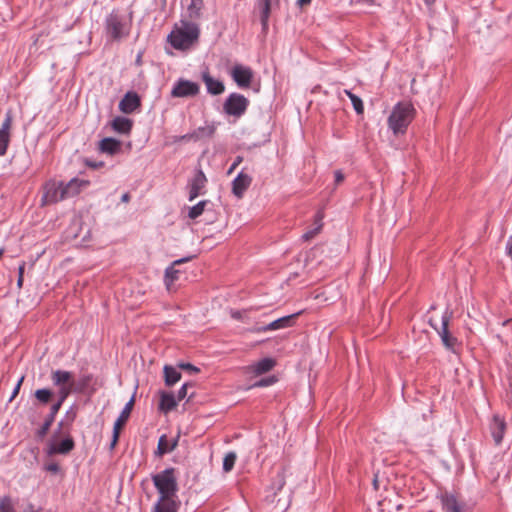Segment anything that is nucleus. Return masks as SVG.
Returning a JSON list of instances; mask_svg holds the SVG:
<instances>
[{
    "label": "nucleus",
    "mask_w": 512,
    "mask_h": 512,
    "mask_svg": "<svg viewBox=\"0 0 512 512\" xmlns=\"http://www.w3.org/2000/svg\"><path fill=\"white\" fill-rule=\"evenodd\" d=\"M87 181L78 180L77 178L71 179L68 183L64 184L62 181L54 179L48 180L43 185V194L41 197V206L55 204L66 198L73 197L80 192L82 185H87Z\"/></svg>",
    "instance_id": "nucleus-1"
},
{
    "label": "nucleus",
    "mask_w": 512,
    "mask_h": 512,
    "mask_svg": "<svg viewBox=\"0 0 512 512\" xmlns=\"http://www.w3.org/2000/svg\"><path fill=\"white\" fill-rule=\"evenodd\" d=\"M415 108L410 102H399L388 117V126L394 135L404 134L415 117Z\"/></svg>",
    "instance_id": "nucleus-2"
},
{
    "label": "nucleus",
    "mask_w": 512,
    "mask_h": 512,
    "mask_svg": "<svg viewBox=\"0 0 512 512\" xmlns=\"http://www.w3.org/2000/svg\"><path fill=\"white\" fill-rule=\"evenodd\" d=\"M182 28L168 35V42L177 50H187L197 42L200 29L194 22L182 20Z\"/></svg>",
    "instance_id": "nucleus-3"
},
{
    "label": "nucleus",
    "mask_w": 512,
    "mask_h": 512,
    "mask_svg": "<svg viewBox=\"0 0 512 512\" xmlns=\"http://www.w3.org/2000/svg\"><path fill=\"white\" fill-rule=\"evenodd\" d=\"M159 496H178L176 469L169 467L151 476Z\"/></svg>",
    "instance_id": "nucleus-4"
},
{
    "label": "nucleus",
    "mask_w": 512,
    "mask_h": 512,
    "mask_svg": "<svg viewBox=\"0 0 512 512\" xmlns=\"http://www.w3.org/2000/svg\"><path fill=\"white\" fill-rule=\"evenodd\" d=\"M105 30L107 35L115 41L127 36L129 31L127 23L123 17L115 11H112L105 20Z\"/></svg>",
    "instance_id": "nucleus-5"
},
{
    "label": "nucleus",
    "mask_w": 512,
    "mask_h": 512,
    "mask_svg": "<svg viewBox=\"0 0 512 512\" xmlns=\"http://www.w3.org/2000/svg\"><path fill=\"white\" fill-rule=\"evenodd\" d=\"M63 421L58 423V429L53 434L52 439L49 441L47 445V454L52 456L56 454L67 455L69 454L75 447V442L70 435H67L63 440L56 441L57 433L62 431L63 429Z\"/></svg>",
    "instance_id": "nucleus-6"
},
{
    "label": "nucleus",
    "mask_w": 512,
    "mask_h": 512,
    "mask_svg": "<svg viewBox=\"0 0 512 512\" xmlns=\"http://www.w3.org/2000/svg\"><path fill=\"white\" fill-rule=\"evenodd\" d=\"M249 106V100L242 94L231 93L223 104V111L234 117H241Z\"/></svg>",
    "instance_id": "nucleus-7"
},
{
    "label": "nucleus",
    "mask_w": 512,
    "mask_h": 512,
    "mask_svg": "<svg viewBox=\"0 0 512 512\" xmlns=\"http://www.w3.org/2000/svg\"><path fill=\"white\" fill-rule=\"evenodd\" d=\"M452 317V312L446 311L441 319V327L438 328L436 325L432 323V320H429V324L437 331L439 334L443 345L451 351H455V347L458 344V340L454 337L448 330L449 321Z\"/></svg>",
    "instance_id": "nucleus-8"
},
{
    "label": "nucleus",
    "mask_w": 512,
    "mask_h": 512,
    "mask_svg": "<svg viewBox=\"0 0 512 512\" xmlns=\"http://www.w3.org/2000/svg\"><path fill=\"white\" fill-rule=\"evenodd\" d=\"M199 92L200 86L197 82L179 78L174 83L170 94L173 98H190L197 96Z\"/></svg>",
    "instance_id": "nucleus-9"
},
{
    "label": "nucleus",
    "mask_w": 512,
    "mask_h": 512,
    "mask_svg": "<svg viewBox=\"0 0 512 512\" xmlns=\"http://www.w3.org/2000/svg\"><path fill=\"white\" fill-rule=\"evenodd\" d=\"M193 258H194V256H187V257H183V258L177 259V260L173 261L172 264L169 267L166 268L165 276H164V282H165V286H166L168 291H172L173 290L174 283L177 280H179L180 274L182 273L181 270L176 269L175 267L180 265V264L189 262Z\"/></svg>",
    "instance_id": "nucleus-10"
},
{
    "label": "nucleus",
    "mask_w": 512,
    "mask_h": 512,
    "mask_svg": "<svg viewBox=\"0 0 512 512\" xmlns=\"http://www.w3.org/2000/svg\"><path fill=\"white\" fill-rule=\"evenodd\" d=\"M119 110L124 114H132L141 107V98L135 91H128L119 102Z\"/></svg>",
    "instance_id": "nucleus-11"
},
{
    "label": "nucleus",
    "mask_w": 512,
    "mask_h": 512,
    "mask_svg": "<svg viewBox=\"0 0 512 512\" xmlns=\"http://www.w3.org/2000/svg\"><path fill=\"white\" fill-rule=\"evenodd\" d=\"M13 115L11 111L5 114L4 121L0 127V156L6 154L9 143H10V130L12 127Z\"/></svg>",
    "instance_id": "nucleus-12"
},
{
    "label": "nucleus",
    "mask_w": 512,
    "mask_h": 512,
    "mask_svg": "<svg viewBox=\"0 0 512 512\" xmlns=\"http://www.w3.org/2000/svg\"><path fill=\"white\" fill-rule=\"evenodd\" d=\"M207 178L201 169L195 171L193 178L188 183L189 188V201H193L199 195L202 194V190L205 188Z\"/></svg>",
    "instance_id": "nucleus-13"
},
{
    "label": "nucleus",
    "mask_w": 512,
    "mask_h": 512,
    "mask_svg": "<svg viewBox=\"0 0 512 512\" xmlns=\"http://www.w3.org/2000/svg\"><path fill=\"white\" fill-rule=\"evenodd\" d=\"M180 505L178 496H159L152 512H178Z\"/></svg>",
    "instance_id": "nucleus-14"
},
{
    "label": "nucleus",
    "mask_w": 512,
    "mask_h": 512,
    "mask_svg": "<svg viewBox=\"0 0 512 512\" xmlns=\"http://www.w3.org/2000/svg\"><path fill=\"white\" fill-rule=\"evenodd\" d=\"M231 76L239 87H249L253 78V71L249 67L237 64L233 67Z\"/></svg>",
    "instance_id": "nucleus-15"
},
{
    "label": "nucleus",
    "mask_w": 512,
    "mask_h": 512,
    "mask_svg": "<svg viewBox=\"0 0 512 512\" xmlns=\"http://www.w3.org/2000/svg\"><path fill=\"white\" fill-rule=\"evenodd\" d=\"M439 498L442 512H465V504L459 501L455 495L444 492Z\"/></svg>",
    "instance_id": "nucleus-16"
},
{
    "label": "nucleus",
    "mask_w": 512,
    "mask_h": 512,
    "mask_svg": "<svg viewBox=\"0 0 512 512\" xmlns=\"http://www.w3.org/2000/svg\"><path fill=\"white\" fill-rule=\"evenodd\" d=\"M301 314H302V311H299L297 313L281 317L279 319L272 321L271 323H269L265 326L256 328L255 331L256 332H265V331H269V330H278V329L291 327L294 323V320Z\"/></svg>",
    "instance_id": "nucleus-17"
},
{
    "label": "nucleus",
    "mask_w": 512,
    "mask_h": 512,
    "mask_svg": "<svg viewBox=\"0 0 512 512\" xmlns=\"http://www.w3.org/2000/svg\"><path fill=\"white\" fill-rule=\"evenodd\" d=\"M251 183V176L241 171L232 182V193L237 198H242Z\"/></svg>",
    "instance_id": "nucleus-18"
},
{
    "label": "nucleus",
    "mask_w": 512,
    "mask_h": 512,
    "mask_svg": "<svg viewBox=\"0 0 512 512\" xmlns=\"http://www.w3.org/2000/svg\"><path fill=\"white\" fill-rule=\"evenodd\" d=\"M489 429L495 444L499 445L502 442L506 430L504 419L498 415H494L490 422Z\"/></svg>",
    "instance_id": "nucleus-19"
},
{
    "label": "nucleus",
    "mask_w": 512,
    "mask_h": 512,
    "mask_svg": "<svg viewBox=\"0 0 512 512\" xmlns=\"http://www.w3.org/2000/svg\"><path fill=\"white\" fill-rule=\"evenodd\" d=\"M51 381L52 383L61 388L65 386L74 387L75 381L73 380V375L69 371L65 370H52L51 372Z\"/></svg>",
    "instance_id": "nucleus-20"
},
{
    "label": "nucleus",
    "mask_w": 512,
    "mask_h": 512,
    "mask_svg": "<svg viewBox=\"0 0 512 512\" xmlns=\"http://www.w3.org/2000/svg\"><path fill=\"white\" fill-rule=\"evenodd\" d=\"M202 80L206 85L207 92L211 95H220L224 92V83L220 80L214 79L208 70L202 72Z\"/></svg>",
    "instance_id": "nucleus-21"
},
{
    "label": "nucleus",
    "mask_w": 512,
    "mask_h": 512,
    "mask_svg": "<svg viewBox=\"0 0 512 512\" xmlns=\"http://www.w3.org/2000/svg\"><path fill=\"white\" fill-rule=\"evenodd\" d=\"M99 149L103 153L115 155L121 150V141L111 137L104 138L99 142Z\"/></svg>",
    "instance_id": "nucleus-22"
},
{
    "label": "nucleus",
    "mask_w": 512,
    "mask_h": 512,
    "mask_svg": "<svg viewBox=\"0 0 512 512\" xmlns=\"http://www.w3.org/2000/svg\"><path fill=\"white\" fill-rule=\"evenodd\" d=\"M111 126L120 134H129L133 127V121L127 117L117 116L112 120Z\"/></svg>",
    "instance_id": "nucleus-23"
},
{
    "label": "nucleus",
    "mask_w": 512,
    "mask_h": 512,
    "mask_svg": "<svg viewBox=\"0 0 512 512\" xmlns=\"http://www.w3.org/2000/svg\"><path fill=\"white\" fill-rule=\"evenodd\" d=\"M177 406V400L175 395L172 392H161L160 397V403H159V409L164 412L168 413L172 410H174Z\"/></svg>",
    "instance_id": "nucleus-24"
},
{
    "label": "nucleus",
    "mask_w": 512,
    "mask_h": 512,
    "mask_svg": "<svg viewBox=\"0 0 512 512\" xmlns=\"http://www.w3.org/2000/svg\"><path fill=\"white\" fill-rule=\"evenodd\" d=\"M134 402V396H132L131 399L124 406L118 418L116 419L113 427L114 430L120 431L121 428L125 425L133 409Z\"/></svg>",
    "instance_id": "nucleus-25"
},
{
    "label": "nucleus",
    "mask_w": 512,
    "mask_h": 512,
    "mask_svg": "<svg viewBox=\"0 0 512 512\" xmlns=\"http://www.w3.org/2000/svg\"><path fill=\"white\" fill-rule=\"evenodd\" d=\"M285 472L286 468L282 467L276 474V476L273 478L272 483L270 485V490L273 491V498L271 499V502L275 501V497L277 496L278 492L282 490V488L285 486Z\"/></svg>",
    "instance_id": "nucleus-26"
},
{
    "label": "nucleus",
    "mask_w": 512,
    "mask_h": 512,
    "mask_svg": "<svg viewBox=\"0 0 512 512\" xmlns=\"http://www.w3.org/2000/svg\"><path fill=\"white\" fill-rule=\"evenodd\" d=\"M216 126L214 124H209L206 126L198 127L194 131H192L193 141L197 142L203 139L212 138L215 134Z\"/></svg>",
    "instance_id": "nucleus-27"
},
{
    "label": "nucleus",
    "mask_w": 512,
    "mask_h": 512,
    "mask_svg": "<svg viewBox=\"0 0 512 512\" xmlns=\"http://www.w3.org/2000/svg\"><path fill=\"white\" fill-rule=\"evenodd\" d=\"M204 7L203 0H191L187 7V18L192 22L201 18L202 9Z\"/></svg>",
    "instance_id": "nucleus-28"
},
{
    "label": "nucleus",
    "mask_w": 512,
    "mask_h": 512,
    "mask_svg": "<svg viewBox=\"0 0 512 512\" xmlns=\"http://www.w3.org/2000/svg\"><path fill=\"white\" fill-rule=\"evenodd\" d=\"M164 381L167 386H173L181 379V373L176 368L170 365H165L164 369Z\"/></svg>",
    "instance_id": "nucleus-29"
},
{
    "label": "nucleus",
    "mask_w": 512,
    "mask_h": 512,
    "mask_svg": "<svg viewBox=\"0 0 512 512\" xmlns=\"http://www.w3.org/2000/svg\"><path fill=\"white\" fill-rule=\"evenodd\" d=\"M259 8L261 12V24L263 31L268 28V19L271 11V1L270 0H259Z\"/></svg>",
    "instance_id": "nucleus-30"
},
{
    "label": "nucleus",
    "mask_w": 512,
    "mask_h": 512,
    "mask_svg": "<svg viewBox=\"0 0 512 512\" xmlns=\"http://www.w3.org/2000/svg\"><path fill=\"white\" fill-rule=\"evenodd\" d=\"M275 364H276V362L274 359L263 358L255 364L254 373L256 375H261V374L267 373L274 368Z\"/></svg>",
    "instance_id": "nucleus-31"
},
{
    "label": "nucleus",
    "mask_w": 512,
    "mask_h": 512,
    "mask_svg": "<svg viewBox=\"0 0 512 512\" xmlns=\"http://www.w3.org/2000/svg\"><path fill=\"white\" fill-rule=\"evenodd\" d=\"M322 219H323V215L321 212H318L316 215H315V223H316V227L313 228V229H310L308 231H306L303 235H302V239L303 241H309L311 239H313L321 230L322 228Z\"/></svg>",
    "instance_id": "nucleus-32"
},
{
    "label": "nucleus",
    "mask_w": 512,
    "mask_h": 512,
    "mask_svg": "<svg viewBox=\"0 0 512 512\" xmlns=\"http://www.w3.org/2000/svg\"><path fill=\"white\" fill-rule=\"evenodd\" d=\"M93 380V376L91 374L83 375L79 378L77 382L74 384L75 392H85L86 389L90 386Z\"/></svg>",
    "instance_id": "nucleus-33"
},
{
    "label": "nucleus",
    "mask_w": 512,
    "mask_h": 512,
    "mask_svg": "<svg viewBox=\"0 0 512 512\" xmlns=\"http://www.w3.org/2000/svg\"><path fill=\"white\" fill-rule=\"evenodd\" d=\"M169 440L165 434L161 435L158 440L157 449L155 451V455L158 457H162L163 455L170 453L169 449Z\"/></svg>",
    "instance_id": "nucleus-34"
},
{
    "label": "nucleus",
    "mask_w": 512,
    "mask_h": 512,
    "mask_svg": "<svg viewBox=\"0 0 512 512\" xmlns=\"http://www.w3.org/2000/svg\"><path fill=\"white\" fill-rule=\"evenodd\" d=\"M35 398L41 403V404H47L51 401L53 397L52 390L48 388H42L35 391Z\"/></svg>",
    "instance_id": "nucleus-35"
},
{
    "label": "nucleus",
    "mask_w": 512,
    "mask_h": 512,
    "mask_svg": "<svg viewBox=\"0 0 512 512\" xmlns=\"http://www.w3.org/2000/svg\"><path fill=\"white\" fill-rule=\"evenodd\" d=\"M207 204H208L207 200L198 202L196 205H194L193 207L190 208V210L188 212V217L190 219H196L197 217H199L204 212L205 206Z\"/></svg>",
    "instance_id": "nucleus-36"
},
{
    "label": "nucleus",
    "mask_w": 512,
    "mask_h": 512,
    "mask_svg": "<svg viewBox=\"0 0 512 512\" xmlns=\"http://www.w3.org/2000/svg\"><path fill=\"white\" fill-rule=\"evenodd\" d=\"M236 459L237 455L235 452L227 453L223 459V470L225 472H230L235 465Z\"/></svg>",
    "instance_id": "nucleus-37"
},
{
    "label": "nucleus",
    "mask_w": 512,
    "mask_h": 512,
    "mask_svg": "<svg viewBox=\"0 0 512 512\" xmlns=\"http://www.w3.org/2000/svg\"><path fill=\"white\" fill-rule=\"evenodd\" d=\"M74 391V387L71 386H65L59 388L57 392V401L55 403H60V406H62L63 402L67 399V397Z\"/></svg>",
    "instance_id": "nucleus-38"
},
{
    "label": "nucleus",
    "mask_w": 512,
    "mask_h": 512,
    "mask_svg": "<svg viewBox=\"0 0 512 512\" xmlns=\"http://www.w3.org/2000/svg\"><path fill=\"white\" fill-rule=\"evenodd\" d=\"M0 512H15L10 497L4 496L0 499Z\"/></svg>",
    "instance_id": "nucleus-39"
},
{
    "label": "nucleus",
    "mask_w": 512,
    "mask_h": 512,
    "mask_svg": "<svg viewBox=\"0 0 512 512\" xmlns=\"http://www.w3.org/2000/svg\"><path fill=\"white\" fill-rule=\"evenodd\" d=\"M351 102L357 114H362L364 112V105L360 97L357 95L354 97L351 96Z\"/></svg>",
    "instance_id": "nucleus-40"
},
{
    "label": "nucleus",
    "mask_w": 512,
    "mask_h": 512,
    "mask_svg": "<svg viewBox=\"0 0 512 512\" xmlns=\"http://www.w3.org/2000/svg\"><path fill=\"white\" fill-rule=\"evenodd\" d=\"M53 423L49 422L48 420H44V423L42 424V426L37 430L36 432V436L40 439L44 438L46 436V434L48 433L50 427L52 426Z\"/></svg>",
    "instance_id": "nucleus-41"
},
{
    "label": "nucleus",
    "mask_w": 512,
    "mask_h": 512,
    "mask_svg": "<svg viewBox=\"0 0 512 512\" xmlns=\"http://www.w3.org/2000/svg\"><path fill=\"white\" fill-rule=\"evenodd\" d=\"M60 408H61L60 403H54L50 408V413L46 416L45 419L48 420L49 422L53 423L55 420V416L59 412Z\"/></svg>",
    "instance_id": "nucleus-42"
},
{
    "label": "nucleus",
    "mask_w": 512,
    "mask_h": 512,
    "mask_svg": "<svg viewBox=\"0 0 512 512\" xmlns=\"http://www.w3.org/2000/svg\"><path fill=\"white\" fill-rule=\"evenodd\" d=\"M25 266H26V263L23 261L18 267V279H17L18 288H22V286H23Z\"/></svg>",
    "instance_id": "nucleus-43"
},
{
    "label": "nucleus",
    "mask_w": 512,
    "mask_h": 512,
    "mask_svg": "<svg viewBox=\"0 0 512 512\" xmlns=\"http://www.w3.org/2000/svg\"><path fill=\"white\" fill-rule=\"evenodd\" d=\"M192 386V383H185L181 386V388L178 390L176 400L181 401L187 396V390L188 387Z\"/></svg>",
    "instance_id": "nucleus-44"
},
{
    "label": "nucleus",
    "mask_w": 512,
    "mask_h": 512,
    "mask_svg": "<svg viewBox=\"0 0 512 512\" xmlns=\"http://www.w3.org/2000/svg\"><path fill=\"white\" fill-rule=\"evenodd\" d=\"M179 368L183 369V370H186L188 371L189 373H198L200 372V369L196 366H194L193 364L191 363H179Z\"/></svg>",
    "instance_id": "nucleus-45"
},
{
    "label": "nucleus",
    "mask_w": 512,
    "mask_h": 512,
    "mask_svg": "<svg viewBox=\"0 0 512 512\" xmlns=\"http://www.w3.org/2000/svg\"><path fill=\"white\" fill-rule=\"evenodd\" d=\"M23 381H24V376H21L12 392V395H11L9 401H12L18 395Z\"/></svg>",
    "instance_id": "nucleus-46"
},
{
    "label": "nucleus",
    "mask_w": 512,
    "mask_h": 512,
    "mask_svg": "<svg viewBox=\"0 0 512 512\" xmlns=\"http://www.w3.org/2000/svg\"><path fill=\"white\" fill-rule=\"evenodd\" d=\"M275 382V378L274 377H269V378H266V379H261L259 380L255 386H258V387H265V386H268L272 383Z\"/></svg>",
    "instance_id": "nucleus-47"
},
{
    "label": "nucleus",
    "mask_w": 512,
    "mask_h": 512,
    "mask_svg": "<svg viewBox=\"0 0 512 512\" xmlns=\"http://www.w3.org/2000/svg\"><path fill=\"white\" fill-rule=\"evenodd\" d=\"M23 512H49L41 507L36 508L34 504L28 503Z\"/></svg>",
    "instance_id": "nucleus-48"
},
{
    "label": "nucleus",
    "mask_w": 512,
    "mask_h": 512,
    "mask_svg": "<svg viewBox=\"0 0 512 512\" xmlns=\"http://www.w3.org/2000/svg\"><path fill=\"white\" fill-rule=\"evenodd\" d=\"M192 137H193V135L190 132V133H187L185 135H181V136L175 137L174 142L191 141V140L193 141Z\"/></svg>",
    "instance_id": "nucleus-49"
},
{
    "label": "nucleus",
    "mask_w": 512,
    "mask_h": 512,
    "mask_svg": "<svg viewBox=\"0 0 512 512\" xmlns=\"http://www.w3.org/2000/svg\"><path fill=\"white\" fill-rule=\"evenodd\" d=\"M120 431L113 429L112 441L110 443V449H114L119 439Z\"/></svg>",
    "instance_id": "nucleus-50"
},
{
    "label": "nucleus",
    "mask_w": 512,
    "mask_h": 512,
    "mask_svg": "<svg viewBox=\"0 0 512 512\" xmlns=\"http://www.w3.org/2000/svg\"><path fill=\"white\" fill-rule=\"evenodd\" d=\"M334 176H335V184L336 185H339L340 183H342L344 181V174L342 173L341 170H336L334 173Z\"/></svg>",
    "instance_id": "nucleus-51"
},
{
    "label": "nucleus",
    "mask_w": 512,
    "mask_h": 512,
    "mask_svg": "<svg viewBox=\"0 0 512 512\" xmlns=\"http://www.w3.org/2000/svg\"><path fill=\"white\" fill-rule=\"evenodd\" d=\"M59 469H60V467L57 463H50L46 466V470L53 472V473H57L59 471Z\"/></svg>",
    "instance_id": "nucleus-52"
},
{
    "label": "nucleus",
    "mask_w": 512,
    "mask_h": 512,
    "mask_svg": "<svg viewBox=\"0 0 512 512\" xmlns=\"http://www.w3.org/2000/svg\"><path fill=\"white\" fill-rule=\"evenodd\" d=\"M242 161V158L240 156H238L236 158V160L234 161V163L231 165V167L229 168V171L228 173H231L239 164L240 162Z\"/></svg>",
    "instance_id": "nucleus-53"
},
{
    "label": "nucleus",
    "mask_w": 512,
    "mask_h": 512,
    "mask_svg": "<svg viewBox=\"0 0 512 512\" xmlns=\"http://www.w3.org/2000/svg\"><path fill=\"white\" fill-rule=\"evenodd\" d=\"M178 440H179V436H177L176 438H174L171 442H169V449L170 451L172 452L178 445Z\"/></svg>",
    "instance_id": "nucleus-54"
},
{
    "label": "nucleus",
    "mask_w": 512,
    "mask_h": 512,
    "mask_svg": "<svg viewBox=\"0 0 512 512\" xmlns=\"http://www.w3.org/2000/svg\"><path fill=\"white\" fill-rule=\"evenodd\" d=\"M312 0H298L297 1V4L298 6L300 7H304V6H307L311 3Z\"/></svg>",
    "instance_id": "nucleus-55"
},
{
    "label": "nucleus",
    "mask_w": 512,
    "mask_h": 512,
    "mask_svg": "<svg viewBox=\"0 0 512 512\" xmlns=\"http://www.w3.org/2000/svg\"><path fill=\"white\" fill-rule=\"evenodd\" d=\"M506 250H507V253L510 256H512V240L511 239L507 242Z\"/></svg>",
    "instance_id": "nucleus-56"
},
{
    "label": "nucleus",
    "mask_w": 512,
    "mask_h": 512,
    "mask_svg": "<svg viewBox=\"0 0 512 512\" xmlns=\"http://www.w3.org/2000/svg\"><path fill=\"white\" fill-rule=\"evenodd\" d=\"M121 201L125 202V203L129 202L130 201V194L129 193H124L122 195V197H121Z\"/></svg>",
    "instance_id": "nucleus-57"
},
{
    "label": "nucleus",
    "mask_w": 512,
    "mask_h": 512,
    "mask_svg": "<svg viewBox=\"0 0 512 512\" xmlns=\"http://www.w3.org/2000/svg\"><path fill=\"white\" fill-rule=\"evenodd\" d=\"M232 317L235 318V319H240L241 318V312H239V311L233 312L232 313Z\"/></svg>",
    "instance_id": "nucleus-58"
},
{
    "label": "nucleus",
    "mask_w": 512,
    "mask_h": 512,
    "mask_svg": "<svg viewBox=\"0 0 512 512\" xmlns=\"http://www.w3.org/2000/svg\"><path fill=\"white\" fill-rule=\"evenodd\" d=\"M87 164H88L90 167H93V168H96V167H98V166L103 165V163H102V162H101V163H99V164H97V163H92V162H87Z\"/></svg>",
    "instance_id": "nucleus-59"
},
{
    "label": "nucleus",
    "mask_w": 512,
    "mask_h": 512,
    "mask_svg": "<svg viewBox=\"0 0 512 512\" xmlns=\"http://www.w3.org/2000/svg\"><path fill=\"white\" fill-rule=\"evenodd\" d=\"M344 93L349 97V99L351 100V96L354 97L356 96L355 94H353L350 90H344Z\"/></svg>",
    "instance_id": "nucleus-60"
},
{
    "label": "nucleus",
    "mask_w": 512,
    "mask_h": 512,
    "mask_svg": "<svg viewBox=\"0 0 512 512\" xmlns=\"http://www.w3.org/2000/svg\"><path fill=\"white\" fill-rule=\"evenodd\" d=\"M436 0H424L425 4L432 5L435 3Z\"/></svg>",
    "instance_id": "nucleus-61"
},
{
    "label": "nucleus",
    "mask_w": 512,
    "mask_h": 512,
    "mask_svg": "<svg viewBox=\"0 0 512 512\" xmlns=\"http://www.w3.org/2000/svg\"><path fill=\"white\" fill-rule=\"evenodd\" d=\"M373 485H374L375 489H378V480H377V478H374Z\"/></svg>",
    "instance_id": "nucleus-62"
},
{
    "label": "nucleus",
    "mask_w": 512,
    "mask_h": 512,
    "mask_svg": "<svg viewBox=\"0 0 512 512\" xmlns=\"http://www.w3.org/2000/svg\"><path fill=\"white\" fill-rule=\"evenodd\" d=\"M136 63L137 64H141V55H138V57L136 59Z\"/></svg>",
    "instance_id": "nucleus-63"
}]
</instances>
